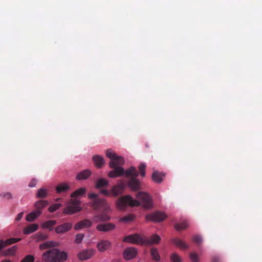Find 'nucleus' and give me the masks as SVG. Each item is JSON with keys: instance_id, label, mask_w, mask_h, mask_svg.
Here are the masks:
<instances>
[{"instance_id": "nucleus-1", "label": "nucleus", "mask_w": 262, "mask_h": 262, "mask_svg": "<svg viewBox=\"0 0 262 262\" xmlns=\"http://www.w3.org/2000/svg\"><path fill=\"white\" fill-rule=\"evenodd\" d=\"M106 156L111 159L109 163L111 168H114V170L108 173V177L110 178H115L124 174L125 176L128 178L127 186L133 191H137L140 188V183L136 179L139 173L135 167H130L126 171L120 166L124 163L123 158L117 156L111 149H107L106 151Z\"/></svg>"}, {"instance_id": "nucleus-2", "label": "nucleus", "mask_w": 262, "mask_h": 262, "mask_svg": "<svg viewBox=\"0 0 262 262\" xmlns=\"http://www.w3.org/2000/svg\"><path fill=\"white\" fill-rule=\"evenodd\" d=\"M139 200H134L130 195H127L122 196L118 199L116 205L120 210H125L127 205L132 207L142 205L144 208L150 209L152 207L151 197L145 192H140L137 194Z\"/></svg>"}, {"instance_id": "nucleus-3", "label": "nucleus", "mask_w": 262, "mask_h": 262, "mask_svg": "<svg viewBox=\"0 0 262 262\" xmlns=\"http://www.w3.org/2000/svg\"><path fill=\"white\" fill-rule=\"evenodd\" d=\"M89 198L92 200L91 206L97 211H102L100 214H97L94 216L93 221L95 223L104 222L110 220L111 217L107 214L110 207L105 201L101 199L98 195L94 193L89 194Z\"/></svg>"}, {"instance_id": "nucleus-4", "label": "nucleus", "mask_w": 262, "mask_h": 262, "mask_svg": "<svg viewBox=\"0 0 262 262\" xmlns=\"http://www.w3.org/2000/svg\"><path fill=\"white\" fill-rule=\"evenodd\" d=\"M86 189L84 188L78 189L71 194L72 199L68 202L67 206L63 209V213L66 214H73L82 210V208L80 206L81 202L76 198L82 196L85 193Z\"/></svg>"}, {"instance_id": "nucleus-5", "label": "nucleus", "mask_w": 262, "mask_h": 262, "mask_svg": "<svg viewBox=\"0 0 262 262\" xmlns=\"http://www.w3.org/2000/svg\"><path fill=\"white\" fill-rule=\"evenodd\" d=\"M160 239V237L157 234H154L150 238H148L146 237L142 236L138 234H134L125 236L123 241L141 245H150L158 244Z\"/></svg>"}, {"instance_id": "nucleus-6", "label": "nucleus", "mask_w": 262, "mask_h": 262, "mask_svg": "<svg viewBox=\"0 0 262 262\" xmlns=\"http://www.w3.org/2000/svg\"><path fill=\"white\" fill-rule=\"evenodd\" d=\"M67 255L64 252H61L57 249L49 250L42 254L43 260L45 262H62L64 261Z\"/></svg>"}, {"instance_id": "nucleus-7", "label": "nucleus", "mask_w": 262, "mask_h": 262, "mask_svg": "<svg viewBox=\"0 0 262 262\" xmlns=\"http://www.w3.org/2000/svg\"><path fill=\"white\" fill-rule=\"evenodd\" d=\"M124 187V184L122 182L118 185L114 186L111 189V192L106 189H102L100 190V193L106 196H109L111 194L114 196H117L122 193Z\"/></svg>"}, {"instance_id": "nucleus-8", "label": "nucleus", "mask_w": 262, "mask_h": 262, "mask_svg": "<svg viewBox=\"0 0 262 262\" xmlns=\"http://www.w3.org/2000/svg\"><path fill=\"white\" fill-rule=\"evenodd\" d=\"M166 218V215L163 212L156 211L149 213L145 216V219L147 221L152 222H160Z\"/></svg>"}, {"instance_id": "nucleus-9", "label": "nucleus", "mask_w": 262, "mask_h": 262, "mask_svg": "<svg viewBox=\"0 0 262 262\" xmlns=\"http://www.w3.org/2000/svg\"><path fill=\"white\" fill-rule=\"evenodd\" d=\"M116 225L112 223L99 224L96 226V229L99 231L108 232L113 230Z\"/></svg>"}, {"instance_id": "nucleus-10", "label": "nucleus", "mask_w": 262, "mask_h": 262, "mask_svg": "<svg viewBox=\"0 0 262 262\" xmlns=\"http://www.w3.org/2000/svg\"><path fill=\"white\" fill-rule=\"evenodd\" d=\"M137 254V250L135 248L129 247L124 250L123 256L126 260H130L135 257Z\"/></svg>"}, {"instance_id": "nucleus-11", "label": "nucleus", "mask_w": 262, "mask_h": 262, "mask_svg": "<svg viewBox=\"0 0 262 262\" xmlns=\"http://www.w3.org/2000/svg\"><path fill=\"white\" fill-rule=\"evenodd\" d=\"M95 253V251L92 249H88L80 252L78 255V258L81 260H85L90 258Z\"/></svg>"}, {"instance_id": "nucleus-12", "label": "nucleus", "mask_w": 262, "mask_h": 262, "mask_svg": "<svg viewBox=\"0 0 262 262\" xmlns=\"http://www.w3.org/2000/svg\"><path fill=\"white\" fill-rule=\"evenodd\" d=\"M93 222L89 219H84L77 224L74 226V229L76 230L81 229L83 228L90 227L92 225Z\"/></svg>"}, {"instance_id": "nucleus-13", "label": "nucleus", "mask_w": 262, "mask_h": 262, "mask_svg": "<svg viewBox=\"0 0 262 262\" xmlns=\"http://www.w3.org/2000/svg\"><path fill=\"white\" fill-rule=\"evenodd\" d=\"M72 227V224L70 223H66L59 226H58L55 228L56 233H62L69 231Z\"/></svg>"}, {"instance_id": "nucleus-14", "label": "nucleus", "mask_w": 262, "mask_h": 262, "mask_svg": "<svg viewBox=\"0 0 262 262\" xmlns=\"http://www.w3.org/2000/svg\"><path fill=\"white\" fill-rule=\"evenodd\" d=\"M111 242L106 239H102L98 243L97 248L100 252H104L107 250L111 246Z\"/></svg>"}, {"instance_id": "nucleus-15", "label": "nucleus", "mask_w": 262, "mask_h": 262, "mask_svg": "<svg viewBox=\"0 0 262 262\" xmlns=\"http://www.w3.org/2000/svg\"><path fill=\"white\" fill-rule=\"evenodd\" d=\"M93 161L97 168H101L104 163L103 158L99 155L94 156Z\"/></svg>"}, {"instance_id": "nucleus-16", "label": "nucleus", "mask_w": 262, "mask_h": 262, "mask_svg": "<svg viewBox=\"0 0 262 262\" xmlns=\"http://www.w3.org/2000/svg\"><path fill=\"white\" fill-rule=\"evenodd\" d=\"M164 174L163 173L158 171H154L152 173L151 178L152 180L156 183H160L163 181Z\"/></svg>"}, {"instance_id": "nucleus-17", "label": "nucleus", "mask_w": 262, "mask_h": 262, "mask_svg": "<svg viewBox=\"0 0 262 262\" xmlns=\"http://www.w3.org/2000/svg\"><path fill=\"white\" fill-rule=\"evenodd\" d=\"M38 228V225L37 224H32L27 226L24 229V233L25 234H29L36 231Z\"/></svg>"}, {"instance_id": "nucleus-18", "label": "nucleus", "mask_w": 262, "mask_h": 262, "mask_svg": "<svg viewBox=\"0 0 262 262\" xmlns=\"http://www.w3.org/2000/svg\"><path fill=\"white\" fill-rule=\"evenodd\" d=\"M41 213V211L40 210H35L30 213L27 215L26 217V220L28 222H32L35 220L38 216H39Z\"/></svg>"}, {"instance_id": "nucleus-19", "label": "nucleus", "mask_w": 262, "mask_h": 262, "mask_svg": "<svg viewBox=\"0 0 262 262\" xmlns=\"http://www.w3.org/2000/svg\"><path fill=\"white\" fill-rule=\"evenodd\" d=\"M91 174V171L89 169H85L77 175V179L79 180H85L88 178Z\"/></svg>"}, {"instance_id": "nucleus-20", "label": "nucleus", "mask_w": 262, "mask_h": 262, "mask_svg": "<svg viewBox=\"0 0 262 262\" xmlns=\"http://www.w3.org/2000/svg\"><path fill=\"white\" fill-rule=\"evenodd\" d=\"M70 189L69 186L66 183H61L56 187V192L58 193L66 192Z\"/></svg>"}, {"instance_id": "nucleus-21", "label": "nucleus", "mask_w": 262, "mask_h": 262, "mask_svg": "<svg viewBox=\"0 0 262 262\" xmlns=\"http://www.w3.org/2000/svg\"><path fill=\"white\" fill-rule=\"evenodd\" d=\"M57 246L55 242L52 241H47L41 244L39 246V248L41 250H45L51 247H54Z\"/></svg>"}, {"instance_id": "nucleus-22", "label": "nucleus", "mask_w": 262, "mask_h": 262, "mask_svg": "<svg viewBox=\"0 0 262 262\" xmlns=\"http://www.w3.org/2000/svg\"><path fill=\"white\" fill-rule=\"evenodd\" d=\"M56 224V222L54 220H49L43 222L41 224V227L45 229H49L50 231L53 229V227Z\"/></svg>"}, {"instance_id": "nucleus-23", "label": "nucleus", "mask_w": 262, "mask_h": 262, "mask_svg": "<svg viewBox=\"0 0 262 262\" xmlns=\"http://www.w3.org/2000/svg\"><path fill=\"white\" fill-rule=\"evenodd\" d=\"M172 243L181 249H187L188 246L181 239L179 238H174L172 239Z\"/></svg>"}, {"instance_id": "nucleus-24", "label": "nucleus", "mask_w": 262, "mask_h": 262, "mask_svg": "<svg viewBox=\"0 0 262 262\" xmlns=\"http://www.w3.org/2000/svg\"><path fill=\"white\" fill-rule=\"evenodd\" d=\"M150 254L152 259L157 261H159L161 259V257L159 253L158 250L156 248H151L150 249Z\"/></svg>"}, {"instance_id": "nucleus-25", "label": "nucleus", "mask_w": 262, "mask_h": 262, "mask_svg": "<svg viewBox=\"0 0 262 262\" xmlns=\"http://www.w3.org/2000/svg\"><path fill=\"white\" fill-rule=\"evenodd\" d=\"M108 184V182L104 179H99L96 183V187L97 189L103 188Z\"/></svg>"}, {"instance_id": "nucleus-26", "label": "nucleus", "mask_w": 262, "mask_h": 262, "mask_svg": "<svg viewBox=\"0 0 262 262\" xmlns=\"http://www.w3.org/2000/svg\"><path fill=\"white\" fill-rule=\"evenodd\" d=\"M33 237L36 241L40 242L47 239L48 238V235L47 234L38 232L33 235Z\"/></svg>"}, {"instance_id": "nucleus-27", "label": "nucleus", "mask_w": 262, "mask_h": 262, "mask_svg": "<svg viewBox=\"0 0 262 262\" xmlns=\"http://www.w3.org/2000/svg\"><path fill=\"white\" fill-rule=\"evenodd\" d=\"M48 204V202L47 201L41 200L36 202L34 205L36 210H40L46 207Z\"/></svg>"}, {"instance_id": "nucleus-28", "label": "nucleus", "mask_w": 262, "mask_h": 262, "mask_svg": "<svg viewBox=\"0 0 262 262\" xmlns=\"http://www.w3.org/2000/svg\"><path fill=\"white\" fill-rule=\"evenodd\" d=\"M188 226V224L187 221H183L180 223H177L174 228L177 230H181L186 229Z\"/></svg>"}, {"instance_id": "nucleus-29", "label": "nucleus", "mask_w": 262, "mask_h": 262, "mask_svg": "<svg viewBox=\"0 0 262 262\" xmlns=\"http://www.w3.org/2000/svg\"><path fill=\"white\" fill-rule=\"evenodd\" d=\"M47 190L44 188L39 189L36 193V196L38 198L43 199L47 196Z\"/></svg>"}, {"instance_id": "nucleus-30", "label": "nucleus", "mask_w": 262, "mask_h": 262, "mask_svg": "<svg viewBox=\"0 0 262 262\" xmlns=\"http://www.w3.org/2000/svg\"><path fill=\"white\" fill-rule=\"evenodd\" d=\"M16 246H14L10 248H9L3 252V255L5 256L13 255L16 250Z\"/></svg>"}, {"instance_id": "nucleus-31", "label": "nucleus", "mask_w": 262, "mask_h": 262, "mask_svg": "<svg viewBox=\"0 0 262 262\" xmlns=\"http://www.w3.org/2000/svg\"><path fill=\"white\" fill-rule=\"evenodd\" d=\"M170 259L171 262H182L181 257L176 253H172L170 256Z\"/></svg>"}, {"instance_id": "nucleus-32", "label": "nucleus", "mask_w": 262, "mask_h": 262, "mask_svg": "<svg viewBox=\"0 0 262 262\" xmlns=\"http://www.w3.org/2000/svg\"><path fill=\"white\" fill-rule=\"evenodd\" d=\"M134 219V215H133L132 214H129V215H126V216L121 217L120 219V220L121 222L128 223V222H130L133 221Z\"/></svg>"}, {"instance_id": "nucleus-33", "label": "nucleus", "mask_w": 262, "mask_h": 262, "mask_svg": "<svg viewBox=\"0 0 262 262\" xmlns=\"http://www.w3.org/2000/svg\"><path fill=\"white\" fill-rule=\"evenodd\" d=\"M145 168L146 165L144 163H141L139 166V170L142 177H144L145 176Z\"/></svg>"}, {"instance_id": "nucleus-34", "label": "nucleus", "mask_w": 262, "mask_h": 262, "mask_svg": "<svg viewBox=\"0 0 262 262\" xmlns=\"http://www.w3.org/2000/svg\"><path fill=\"white\" fill-rule=\"evenodd\" d=\"M61 206V204L60 203L54 204L49 208V211L50 212H53L59 209Z\"/></svg>"}, {"instance_id": "nucleus-35", "label": "nucleus", "mask_w": 262, "mask_h": 262, "mask_svg": "<svg viewBox=\"0 0 262 262\" xmlns=\"http://www.w3.org/2000/svg\"><path fill=\"white\" fill-rule=\"evenodd\" d=\"M21 239L20 238H10L7 239L5 242L7 246L15 243L17 242H19Z\"/></svg>"}, {"instance_id": "nucleus-36", "label": "nucleus", "mask_w": 262, "mask_h": 262, "mask_svg": "<svg viewBox=\"0 0 262 262\" xmlns=\"http://www.w3.org/2000/svg\"><path fill=\"white\" fill-rule=\"evenodd\" d=\"M34 257L33 255H28L20 262H34Z\"/></svg>"}, {"instance_id": "nucleus-37", "label": "nucleus", "mask_w": 262, "mask_h": 262, "mask_svg": "<svg viewBox=\"0 0 262 262\" xmlns=\"http://www.w3.org/2000/svg\"><path fill=\"white\" fill-rule=\"evenodd\" d=\"M84 236V235L83 234H82V233L77 234L76 235L75 243H76V244H80L82 242Z\"/></svg>"}, {"instance_id": "nucleus-38", "label": "nucleus", "mask_w": 262, "mask_h": 262, "mask_svg": "<svg viewBox=\"0 0 262 262\" xmlns=\"http://www.w3.org/2000/svg\"><path fill=\"white\" fill-rule=\"evenodd\" d=\"M190 258L192 262H199V256L195 253H190Z\"/></svg>"}, {"instance_id": "nucleus-39", "label": "nucleus", "mask_w": 262, "mask_h": 262, "mask_svg": "<svg viewBox=\"0 0 262 262\" xmlns=\"http://www.w3.org/2000/svg\"><path fill=\"white\" fill-rule=\"evenodd\" d=\"M193 241L198 245H199L202 243V239L200 236L195 235L193 237Z\"/></svg>"}, {"instance_id": "nucleus-40", "label": "nucleus", "mask_w": 262, "mask_h": 262, "mask_svg": "<svg viewBox=\"0 0 262 262\" xmlns=\"http://www.w3.org/2000/svg\"><path fill=\"white\" fill-rule=\"evenodd\" d=\"M1 196L7 199H10L12 198V195L9 192H4L1 194Z\"/></svg>"}, {"instance_id": "nucleus-41", "label": "nucleus", "mask_w": 262, "mask_h": 262, "mask_svg": "<svg viewBox=\"0 0 262 262\" xmlns=\"http://www.w3.org/2000/svg\"><path fill=\"white\" fill-rule=\"evenodd\" d=\"M36 184H37V180H36L35 179H33L30 182V183L29 184V186L30 187H33L36 186Z\"/></svg>"}, {"instance_id": "nucleus-42", "label": "nucleus", "mask_w": 262, "mask_h": 262, "mask_svg": "<svg viewBox=\"0 0 262 262\" xmlns=\"http://www.w3.org/2000/svg\"><path fill=\"white\" fill-rule=\"evenodd\" d=\"M7 246L5 241L0 240V251Z\"/></svg>"}, {"instance_id": "nucleus-43", "label": "nucleus", "mask_w": 262, "mask_h": 262, "mask_svg": "<svg viewBox=\"0 0 262 262\" xmlns=\"http://www.w3.org/2000/svg\"><path fill=\"white\" fill-rule=\"evenodd\" d=\"M211 262H221V259L219 257L214 256L212 257Z\"/></svg>"}, {"instance_id": "nucleus-44", "label": "nucleus", "mask_w": 262, "mask_h": 262, "mask_svg": "<svg viewBox=\"0 0 262 262\" xmlns=\"http://www.w3.org/2000/svg\"><path fill=\"white\" fill-rule=\"evenodd\" d=\"M23 214H24V213L23 212L18 213V214L17 215L16 217V220L17 221H20L23 217Z\"/></svg>"}, {"instance_id": "nucleus-45", "label": "nucleus", "mask_w": 262, "mask_h": 262, "mask_svg": "<svg viewBox=\"0 0 262 262\" xmlns=\"http://www.w3.org/2000/svg\"><path fill=\"white\" fill-rule=\"evenodd\" d=\"M1 262H11V260L9 259H5L3 260H2Z\"/></svg>"}, {"instance_id": "nucleus-46", "label": "nucleus", "mask_w": 262, "mask_h": 262, "mask_svg": "<svg viewBox=\"0 0 262 262\" xmlns=\"http://www.w3.org/2000/svg\"><path fill=\"white\" fill-rule=\"evenodd\" d=\"M60 200H61V199H60V198H57V199L56 200V201H59Z\"/></svg>"}]
</instances>
